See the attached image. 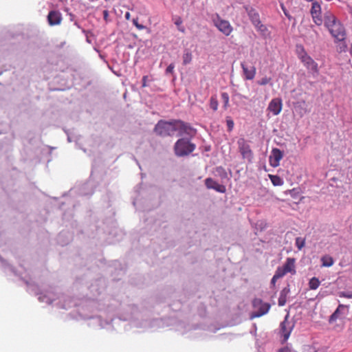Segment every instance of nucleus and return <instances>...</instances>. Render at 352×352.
Segmentation results:
<instances>
[{
    "label": "nucleus",
    "instance_id": "obj_1",
    "mask_svg": "<svg viewBox=\"0 0 352 352\" xmlns=\"http://www.w3.org/2000/svg\"><path fill=\"white\" fill-rule=\"evenodd\" d=\"M19 276L21 279L25 280L28 285V291L30 293L38 296V299L41 302H44L47 305L54 303V305L63 309H67L72 306V300L70 298H66L63 295L57 296L52 290H45L39 292L38 287L36 285L26 280L25 277L22 276V275L20 274Z\"/></svg>",
    "mask_w": 352,
    "mask_h": 352
},
{
    "label": "nucleus",
    "instance_id": "obj_2",
    "mask_svg": "<svg viewBox=\"0 0 352 352\" xmlns=\"http://www.w3.org/2000/svg\"><path fill=\"white\" fill-rule=\"evenodd\" d=\"M155 133L162 137L173 135L175 132L178 136L186 135L192 137L196 131L188 124L181 120H173L170 122L160 120L155 126Z\"/></svg>",
    "mask_w": 352,
    "mask_h": 352
},
{
    "label": "nucleus",
    "instance_id": "obj_3",
    "mask_svg": "<svg viewBox=\"0 0 352 352\" xmlns=\"http://www.w3.org/2000/svg\"><path fill=\"white\" fill-rule=\"evenodd\" d=\"M324 23L336 41H343L345 40V28L334 15L331 13L326 14L324 17Z\"/></svg>",
    "mask_w": 352,
    "mask_h": 352
},
{
    "label": "nucleus",
    "instance_id": "obj_4",
    "mask_svg": "<svg viewBox=\"0 0 352 352\" xmlns=\"http://www.w3.org/2000/svg\"><path fill=\"white\" fill-rule=\"evenodd\" d=\"M195 144L192 143L188 138L179 139L175 144L174 146L175 155L179 157L189 155L195 149Z\"/></svg>",
    "mask_w": 352,
    "mask_h": 352
},
{
    "label": "nucleus",
    "instance_id": "obj_5",
    "mask_svg": "<svg viewBox=\"0 0 352 352\" xmlns=\"http://www.w3.org/2000/svg\"><path fill=\"white\" fill-rule=\"evenodd\" d=\"M212 21L214 26L224 35L229 36L232 33L233 28L230 22L221 19L219 14H216L212 16Z\"/></svg>",
    "mask_w": 352,
    "mask_h": 352
},
{
    "label": "nucleus",
    "instance_id": "obj_6",
    "mask_svg": "<svg viewBox=\"0 0 352 352\" xmlns=\"http://www.w3.org/2000/svg\"><path fill=\"white\" fill-rule=\"evenodd\" d=\"M254 311L252 314V318H258L266 314L270 308L267 302H263L261 299L256 298L253 301Z\"/></svg>",
    "mask_w": 352,
    "mask_h": 352
},
{
    "label": "nucleus",
    "instance_id": "obj_7",
    "mask_svg": "<svg viewBox=\"0 0 352 352\" xmlns=\"http://www.w3.org/2000/svg\"><path fill=\"white\" fill-rule=\"evenodd\" d=\"M237 144L243 158L251 162L253 159V153L248 141L244 138H239L237 141Z\"/></svg>",
    "mask_w": 352,
    "mask_h": 352
},
{
    "label": "nucleus",
    "instance_id": "obj_8",
    "mask_svg": "<svg viewBox=\"0 0 352 352\" xmlns=\"http://www.w3.org/2000/svg\"><path fill=\"white\" fill-rule=\"evenodd\" d=\"M296 259L294 258H287L283 265L278 267L276 271L283 277L288 273L295 274L296 271Z\"/></svg>",
    "mask_w": 352,
    "mask_h": 352
},
{
    "label": "nucleus",
    "instance_id": "obj_9",
    "mask_svg": "<svg viewBox=\"0 0 352 352\" xmlns=\"http://www.w3.org/2000/svg\"><path fill=\"white\" fill-rule=\"evenodd\" d=\"M312 1L311 14L313 21L317 25H320L324 21L321 14V6L318 1H314V0Z\"/></svg>",
    "mask_w": 352,
    "mask_h": 352
},
{
    "label": "nucleus",
    "instance_id": "obj_10",
    "mask_svg": "<svg viewBox=\"0 0 352 352\" xmlns=\"http://www.w3.org/2000/svg\"><path fill=\"white\" fill-rule=\"evenodd\" d=\"M282 108V100L280 98H275L270 102L267 110L271 112L273 116H277L281 112Z\"/></svg>",
    "mask_w": 352,
    "mask_h": 352
},
{
    "label": "nucleus",
    "instance_id": "obj_11",
    "mask_svg": "<svg viewBox=\"0 0 352 352\" xmlns=\"http://www.w3.org/2000/svg\"><path fill=\"white\" fill-rule=\"evenodd\" d=\"M283 157V153L280 149L277 148H273L269 157V162L270 166L274 168L278 166L280 164V161Z\"/></svg>",
    "mask_w": 352,
    "mask_h": 352
},
{
    "label": "nucleus",
    "instance_id": "obj_12",
    "mask_svg": "<svg viewBox=\"0 0 352 352\" xmlns=\"http://www.w3.org/2000/svg\"><path fill=\"white\" fill-rule=\"evenodd\" d=\"M294 325L287 320V317L280 324V333L283 338V341L285 342L288 340L291 332L293 329Z\"/></svg>",
    "mask_w": 352,
    "mask_h": 352
},
{
    "label": "nucleus",
    "instance_id": "obj_13",
    "mask_svg": "<svg viewBox=\"0 0 352 352\" xmlns=\"http://www.w3.org/2000/svg\"><path fill=\"white\" fill-rule=\"evenodd\" d=\"M304 65L313 74L314 76L318 74V64L309 56H305L302 61Z\"/></svg>",
    "mask_w": 352,
    "mask_h": 352
},
{
    "label": "nucleus",
    "instance_id": "obj_14",
    "mask_svg": "<svg viewBox=\"0 0 352 352\" xmlns=\"http://www.w3.org/2000/svg\"><path fill=\"white\" fill-rule=\"evenodd\" d=\"M62 21L61 13L58 10H52L47 15V21L52 26L59 25Z\"/></svg>",
    "mask_w": 352,
    "mask_h": 352
},
{
    "label": "nucleus",
    "instance_id": "obj_15",
    "mask_svg": "<svg viewBox=\"0 0 352 352\" xmlns=\"http://www.w3.org/2000/svg\"><path fill=\"white\" fill-rule=\"evenodd\" d=\"M346 306L344 305H339L336 311L330 316L329 320V322L332 323L336 321L338 319L342 318L346 314L345 311L346 310Z\"/></svg>",
    "mask_w": 352,
    "mask_h": 352
},
{
    "label": "nucleus",
    "instance_id": "obj_16",
    "mask_svg": "<svg viewBox=\"0 0 352 352\" xmlns=\"http://www.w3.org/2000/svg\"><path fill=\"white\" fill-rule=\"evenodd\" d=\"M243 74L247 80H252L256 74V68L254 67H248L244 63H241Z\"/></svg>",
    "mask_w": 352,
    "mask_h": 352
},
{
    "label": "nucleus",
    "instance_id": "obj_17",
    "mask_svg": "<svg viewBox=\"0 0 352 352\" xmlns=\"http://www.w3.org/2000/svg\"><path fill=\"white\" fill-rule=\"evenodd\" d=\"M305 102H298L296 103V105L295 107L296 112L300 116V117H302L305 113L308 112L307 109L305 107Z\"/></svg>",
    "mask_w": 352,
    "mask_h": 352
},
{
    "label": "nucleus",
    "instance_id": "obj_18",
    "mask_svg": "<svg viewBox=\"0 0 352 352\" xmlns=\"http://www.w3.org/2000/svg\"><path fill=\"white\" fill-rule=\"evenodd\" d=\"M320 260L322 262V267H329L332 266L334 263L333 258L329 255L322 256Z\"/></svg>",
    "mask_w": 352,
    "mask_h": 352
},
{
    "label": "nucleus",
    "instance_id": "obj_19",
    "mask_svg": "<svg viewBox=\"0 0 352 352\" xmlns=\"http://www.w3.org/2000/svg\"><path fill=\"white\" fill-rule=\"evenodd\" d=\"M173 21L175 25L177 26V30L179 32L184 33L185 28L182 25L183 21H182V18L179 16H174L173 17Z\"/></svg>",
    "mask_w": 352,
    "mask_h": 352
},
{
    "label": "nucleus",
    "instance_id": "obj_20",
    "mask_svg": "<svg viewBox=\"0 0 352 352\" xmlns=\"http://www.w3.org/2000/svg\"><path fill=\"white\" fill-rule=\"evenodd\" d=\"M248 15L254 25H258L261 22L258 14L254 10H250Z\"/></svg>",
    "mask_w": 352,
    "mask_h": 352
},
{
    "label": "nucleus",
    "instance_id": "obj_21",
    "mask_svg": "<svg viewBox=\"0 0 352 352\" xmlns=\"http://www.w3.org/2000/svg\"><path fill=\"white\" fill-rule=\"evenodd\" d=\"M288 291L285 288L283 289L280 293L278 298V305L279 306H284L287 301V295Z\"/></svg>",
    "mask_w": 352,
    "mask_h": 352
},
{
    "label": "nucleus",
    "instance_id": "obj_22",
    "mask_svg": "<svg viewBox=\"0 0 352 352\" xmlns=\"http://www.w3.org/2000/svg\"><path fill=\"white\" fill-rule=\"evenodd\" d=\"M320 285V281L316 277L311 278L309 281V287L311 290H316Z\"/></svg>",
    "mask_w": 352,
    "mask_h": 352
},
{
    "label": "nucleus",
    "instance_id": "obj_23",
    "mask_svg": "<svg viewBox=\"0 0 352 352\" xmlns=\"http://www.w3.org/2000/svg\"><path fill=\"white\" fill-rule=\"evenodd\" d=\"M269 177L274 186H279L283 184V180L278 175H269Z\"/></svg>",
    "mask_w": 352,
    "mask_h": 352
},
{
    "label": "nucleus",
    "instance_id": "obj_24",
    "mask_svg": "<svg viewBox=\"0 0 352 352\" xmlns=\"http://www.w3.org/2000/svg\"><path fill=\"white\" fill-rule=\"evenodd\" d=\"M192 60V54L189 50H185L183 54L184 65L189 64Z\"/></svg>",
    "mask_w": 352,
    "mask_h": 352
},
{
    "label": "nucleus",
    "instance_id": "obj_25",
    "mask_svg": "<svg viewBox=\"0 0 352 352\" xmlns=\"http://www.w3.org/2000/svg\"><path fill=\"white\" fill-rule=\"evenodd\" d=\"M296 50L298 56L302 62L303 61L304 57L309 56V55L307 54V52L305 51L304 48L302 46H298Z\"/></svg>",
    "mask_w": 352,
    "mask_h": 352
},
{
    "label": "nucleus",
    "instance_id": "obj_26",
    "mask_svg": "<svg viewBox=\"0 0 352 352\" xmlns=\"http://www.w3.org/2000/svg\"><path fill=\"white\" fill-rule=\"evenodd\" d=\"M219 103L216 96H212L210 100V107L214 111L218 109Z\"/></svg>",
    "mask_w": 352,
    "mask_h": 352
},
{
    "label": "nucleus",
    "instance_id": "obj_27",
    "mask_svg": "<svg viewBox=\"0 0 352 352\" xmlns=\"http://www.w3.org/2000/svg\"><path fill=\"white\" fill-rule=\"evenodd\" d=\"M217 182L213 180L212 178H207L205 180V184L209 189H212L217 185Z\"/></svg>",
    "mask_w": 352,
    "mask_h": 352
},
{
    "label": "nucleus",
    "instance_id": "obj_28",
    "mask_svg": "<svg viewBox=\"0 0 352 352\" xmlns=\"http://www.w3.org/2000/svg\"><path fill=\"white\" fill-rule=\"evenodd\" d=\"M295 244L297 248L300 250L305 246V240L301 237H297L296 239Z\"/></svg>",
    "mask_w": 352,
    "mask_h": 352
},
{
    "label": "nucleus",
    "instance_id": "obj_29",
    "mask_svg": "<svg viewBox=\"0 0 352 352\" xmlns=\"http://www.w3.org/2000/svg\"><path fill=\"white\" fill-rule=\"evenodd\" d=\"M221 98L223 102V107L225 109H227L228 104H229V99H230L229 95L226 92H223V93H221Z\"/></svg>",
    "mask_w": 352,
    "mask_h": 352
},
{
    "label": "nucleus",
    "instance_id": "obj_30",
    "mask_svg": "<svg viewBox=\"0 0 352 352\" xmlns=\"http://www.w3.org/2000/svg\"><path fill=\"white\" fill-rule=\"evenodd\" d=\"M0 266L2 267H4L6 270H8L9 272H10L14 274H16V272L13 270L12 267L6 264V261H3L1 257H0Z\"/></svg>",
    "mask_w": 352,
    "mask_h": 352
},
{
    "label": "nucleus",
    "instance_id": "obj_31",
    "mask_svg": "<svg viewBox=\"0 0 352 352\" xmlns=\"http://www.w3.org/2000/svg\"><path fill=\"white\" fill-rule=\"evenodd\" d=\"M283 276L276 270L274 275L273 276L270 284L272 287L275 286L276 282L278 279L282 278Z\"/></svg>",
    "mask_w": 352,
    "mask_h": 352
},
{
    "label": "nucleus",
    "instance_id": "obj_32",
    "mask_svg": "<svg viewBox=\"0 0 352 352\" xmlns=\"http://www.w3.org/2000/svg\"><path fill=\"white\" fill-rule=\"evenodd\" d=\"M338 296L341 298H346L351 299L352 298V292L348 291V292H340L338 293Z\"/></svg>",
    "mask_w": 352,
    "mask_h": 352
},
{
    "label": "nucleus",
    "instance_id": "obj_33",
    "mask_svg": "<svg viewBox=\"0 0 352 352\" xmlns=\"http://www.w3.org/2000/svg\"><path fill=\"white\" fill-rule=\"evenodd\" d=\"M226 124L228 126V131H231L234 128V122L230 117L226 118Z\"/></svg>",
    "mask_w": 352,
    "mask_h": 352
},
{
    "label": "nucleus",
    "instance_id": "obj_34",
    "mask_svg": "<svg viewBox=\"0 0 352 352\" xmlns=\"http://www.w3.org/2000/svg\"><path fill=\"white\" fill-rule=\"evenodd\" d=\"M254 27L256 28L258 31H260L263 34H265V32H267V28L260 22L258 25H254Z\"/></svg>",
    "mask_w": 352,
    "mask_h": 352
},
{
    "label": "nucleus",
    "instance_id": "obj_35",
    "mask_svg": "<svg viewBox=\"0 0 352 352\" xmlns=\"http://www.w3.org/2000/svg\"><path fill=\"white\" fill-rule=\"evenodd\" d=\"M271 80L270 78L263 77L260 80L258 81V84L260 85H265L268 84Z\"/></svg>",
    "mask_w": 352,
    "mask_h": 352
},
{
    "label": "nucleus",
    "instance_id": "obj_36",
    "mask_svg": "<svg viewBox=\"0 0 352 352\" xmlns=\"http://www.w3.org/2000/svg\"><path fill=\"white\" fill-rule=\"evenodd\" d=\"M212 189L219 192H224L226 191V187L223 185L219 184L218 183Z\"/></svg>",
    "mask_w": 352,
    "mask_h": 352
},
{
    "label": "nucleus",
    "instance_id": "obj_37",
    "mask_svg": "<svg viewBox=\"0 0 352 352\" xmlns=\"http://www.w3.org/2000/svg\"><path fill=\"white\" fill-rule=\"evenodd\" d=\"M133 25L140 30H144L145 28V26L143 25H141L138 23V18L133 19Z\"/></svg>",
    "mask_w": 352,
    "mask_h": 352
},
{
    "label": "nucleus",
    "instance_id": "obj_38",
    "mask_svg": "<svg viewBox=\"0 0 352 352\" xmlns=\"http://www.w3.org/2000/svg\"><path fill=\"white\" fill-rule=\"evenodd\" d=\"M174 68H175V65L173 63L170 64L166 69V74H172L173 72Z\"/></svg>",
    "mask_w": 352,
    "mask_h": 352
},
{
    "label": "nucleus",
    "instance_id": "obj_39",
    "mask_svg": "<svg viewBox=\"0 0 352 352\" xmlns=\"http://www.w3.org/2000/svg\"><path fill=\"white\" fill-rule=\"evenodd\" d=\"M97 320L100 322V323H99V326H100L101 328H106V327H107V326H109V325L110 324H109V322L108 321H105V322H104V323H102V322H100V318H97Z\"/></svg>",
    "mask_w": 352,
    "mask_h": 352
},
{
    "label": "nucleus",
    "instance_id": "obj_40",
    "mask_svg": "<svg viewBox=\"0 0 352 352\" xmlns=\"http://www.w3.org/2000/svg\"><path fill=\"white\" fill-rule=\"evenodd\" d=\"M146 79H147V76H143V78H142V86L143 87L146 86Z\"/></svg>",
    "mask_w": 352,
    "mask_h": 352
},
{
    "label": "nucleus",
    "instance_id": "obj_41",
    "mask_svg": "<svg viewBox=\"0 0 352 352\" xmlns=\"http://www.w3.org/2000/svg\"><path fill=\"white\" fill-rule=\"evenodd\" d=\"M279 352H292L291 350L287 348V347H285V348H283V349H281Z\"/></svg>",
    "mask_w": 352,
    "mask_h": 352
},
{
    "label": "nucleus",
    "instance_id": "obj_42",
    "mask_svg": "<svg viewBox=\"0 0 352 352\" xmlns=\"http://www.w3.org/2000/svg\"><path fill=\"white\" fill-rule=\"evenodd\" d=\"M282 10H283V11L284 14H285L288 18H289V14H288V13H287V10H285V8H284V6H282Z\"/></svg>",
    "mask_w": 352,
    "mask_h": 352
},
{
    "label": "nucleus",
    "instance_id": "obj_43",
    "mask_svg": "<svg viewBox=\"0 0 352 352\" xmlns=\"http://www.w3.org/2000/svg\"><path fill=\"white\" fill-rule=\"evenodd\" d=\"M125 16V19L126 20H129L130 19L131 14H130V13L129 12H127L125 13V16Z\"/></svg>",
    "mask_w": 352,
    "mask_h": 352
},
{
    "label": "nucleus",
    "instance_id": "obj_44",
    "mask_svg": "<svg viewBox=\"0 0 352 352\" xmlns=\"http://www.w3.org/2000/svg\"><path fill=\"white\" fill-rule=\"evenodd\" d=\"M121 319L123 320H126L128 319H130V318L129 317H122V318H121Z\"/></svg>",
    "mask_w": 352,
    "mask_h": 352
},
{
    "label": "nucleus",
    "instance_id": "obj_45",
    "mask_svg": "<svg viewBox=\"0 0 352 352\" xmlns=\"http://www.w3.org/2000/svg\"><path fill=\"white\" fill-rule=\"evenodd\" d=\"M104 16H107V10L104 11Z\"/></svg>",
    "mask_w": 352,
    "mask_h": 352
},
{
    "label": "nucleus",
    "instance_id": "obj_46",
    "mask_svg": "<svg viewBox=\"0 0 352 352\" xmlns=\"http://www.w3.org/2000/svg\"><path fill=\"white\" fill-rule=\"evenodd\" d=\"M217 170H223V169L221 167L217 168Z\"/></svg>",
    "mask_w": 352,
    "mask_h": 352
},
{
    "label": "nucleus",
    "instance_id": "obj_47",
    "mask_svg": "<svg viewBox=\"0 0 352 352\" xmlns=\"http://www.w3.org/2000/svg\"><path fill=\"white\" fill-rule=\"evenodd\" d=\"M142 327H147V325L145 324L142 325Z\"/></svg>",
    "mask_w": 352,
    "mask_h": 352
},
{
    "label": "nucleus",
    "instance_id": "obj_48",
    "mask_svg": "<svg viewBox=\"0 0 352 352\" xmlns=\"http://www.w3.org/2000/svg\"><path fill=\"white\" fill-rule=\"evenodd\" d=\"M351 13V15H352V12Z\"/></svg>",
    "mask_w": 352,
    "mask_h": 352
}]
</instances>
